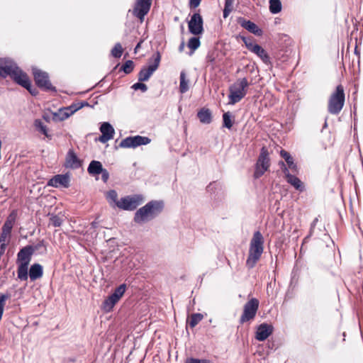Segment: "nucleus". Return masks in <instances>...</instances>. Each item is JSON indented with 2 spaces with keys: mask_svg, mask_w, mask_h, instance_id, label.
Masks as SVG:
<instances>
[{
  "mask_svg": "<svg viewBox=\"0 0 363 363\" xmlns=\"http://www.w3.org/2000/svg\"><path fill=\"white\" fill-rule=\"evenodd\" d=\"M164 202L161 200H152L136 211L133 220L143 224L158 216L164 209Z\"/></svg>",
  "mask_w": 363,
  "mask_h": 363,
  "instance_id": "nucleus-1",
  "label": "nucleus"
},
{
  "mask_svg": "<svg viewBox=\"0 0 363 363\" xmlns=\"http://www.w3.org/2000/svg\"><path fill=\"white\" fill-rule=\"evenodd\" d=\"M33 255L32 245H28L20 249L17 253V277L21 281H27L28 279V269Z\"/></svg>",
  "mask_w": 363,
  "mask_h": 363,
  "instance_id": "nucleus-2",
  "label": "nucleus"
},
{
  "mask_svg": "<svg viewBox=\"0 0 363 363\" xmlns=\"http://www.w3.org/2000/svg\"><path fill=\"white\" fill-rule=\"evenodd\" d=\"M345 101L344 87L342 84L336 86L335 90L331 94L328 106V111L330 113L337 115L342 109Z\"/></svg>",
  "mask_w": 363,
  "mask_h": 363,
  "instance_id": "nucleus-3",
  "label": "nucleus"
},
{
  "mask_svg": "<svg viewBox=\"0 0 363 363\" xmlns=\"http://www.w3.org/2000/svg\"><path fill=\"white\" fill-rule=\"evenodd\" d=\"M32 74L35 85L43 91H51L57 93V89L54 86L50 80L49 74L38 67H32Z\"/></svg>",
  "mask_w": 363,
  "mask_h": 363,
  "instance_id": "nucleus-4",
  "label": "nucleus"
},
{
  "mask_svg": "<svg viewBox=\"0 0 363 363\" xmlns=\"http://www.w3.org/2000/svg\"><path fill=\"white\" fill-rule=\"evenodd\" d=\"M161 61V55L159 51L155 52L148 59V66L142 67L138 73L139 82H147L152 75V74L158 69Z\"/></svg>",
  "mask_w": 363,
  "mask_h": 363,
  "instance_id": "nucleus-5",
  "label": "nucleus"
},
{
  "mask_svg": "<svg viewBox=\"0 0 363 363\" xmlns=\"http://www.w3.org/2000/svg\"><path fill=\"white\" fill-rule=\"evenodd\" d=\"M249 86L247 78L244 77L238 80L237 83L230 86L228 95L229 104H235L244 98L247 94L245 89Z\"/></svg>",
  "mask_w": 363,
  "mask_h": 363,
  "instance_id": "nucleus-6",
  "label": "nucleus"
},
{
  "mask_svg": "<svg viewBox=\"0 0 363 363\" xmlns=\"http://www.w3.org/2000/svg\"><path fill=\"white\" fill-rule=\"evenodd\" d=\"M144 197L142 194H133L121 197L116 202V206L124 211H132L135 210L138 206L143 203Z\"/></svg>",
  "mask_w": 363,
  "mask_h": 363,
  "instance_id": "nucleus-7",
  "label": "nucleus"
},
{
  "mask_svg": "<svg viewBox=\"0 0 363 363\" xmlns=\"http://www.w3.org/2000/svg\"><path fill=\"white\" fill-rule=\"evenodd\" d=\"M269 167V157L268 150L265 147H262L259 155L255 164L253 177L255 179L261 177Z\"/></svg>",
  "mask_w": 363,
  "mask_h": 363,
  "instance_id": "nucleus-8",
  "label": "nucleus"
},
{
  "mask_svg": "<svg viewBox=\"0 0 363 363\" xmlns=\"http://www.w3.org/2000/svg\"><path fill=\"white\" fill-rule=\"evenodd\" d=\"M151 142L150 138L139 135L128 136L123 139L118 145L121 148H136L140 145H146Z\"/></svg>",
  "mask_w": 363,
  "mask_h": 363,
  "instance_id": "nucleus-9",
  "label": "nucleus"
},
{
  "mask_svg": "<svg viewBox=\"0 0 363 363\" xmlns=\"http://www.w3.org/2000/svg\"><path fill=\"white\" fill-rule=\"evenodd\" d=\"M258 308V299L255 298L250 299L244 306L243 313L240 319V323L252 320L256 315Z\"/></svg>",
  "mask_w": 363,
  "mask_h": 363,
  "instance_id": "nucleus-10",
  "label": "nucleus"
},
{
  "mask_svg": "<svg viewBox=\"0 0 363 363\" xmlns=\"http://www.w3.org/2000/svg\"><path fill=\"white\" fill-rule=\"evenodd\" d=\"M18 68V66L9 58H1L0 59V77L1 78H6L10 77L13 78L16 71Z\"/></svg>",
  "mask_w": 363,
  "mask_h": 363,
  "instance_id": "nucleus-11",
  "label": "nucleus"
},
{
  "mask_svg": "<svg viewBox=\"0 0 363 363\" xmlns=\"http://www.w3.org/2000/svg\"><path fill=\"white\" fill-rule=\"evenodd\" d=\"M189 31L194 35H201L203 31V20L199 13H194L188 22Z\"/></svg>",
  "mask_w": 363,
  "mask_h": 363,
  "instance_id": "nucleus-12",
  "label": "nucleus"
},
{
  "mask_svg": "<svg viewBox=\"0 0 363 363\" xmlns=\"http://www.w3.org/2000/svg\"><path fill=\"white\" fill-rule=\"evenodd\" d=\"M279 164L280 165L284 176L286 177V182L290 184L292 186L295 188V189L302 192L304 191L305 187L303 182L298 178L296 176L291 174L289 172V170L286 167V164L283 161H279Z\"/></svg>",
  "mask_w": 363,
  "mask_h": 363,
  "instance_id": "nucleus-13",
  "label": "nucleus"
},
{
  "mask_svg": "<svg viewBox=\"0 0 363 363\" xmlns=\"http://www.w3.org/2000/svg\"><path fill=\"white\" fill-rule=\"evenodd\" d=\"M152 1V0H137L133 11V15L143 21L145 16L150 11Z\"/></svg>",
  "mask_w": 363,
  "mask_h": 363,
  "instance_id": "nucleus-14",
  "label": "nucleus"
},
{
  "mask_svg": "<svg viewBox=\"0 0 363 363\" xmlns=\"http://www.w3.org/2000/svg\"><path fill=\"white\" fill-rule=\"evenodd\" d=\"M48 186L55 188H68L70 186V177L69 173L59 174L53 176L48 182Z\"/></svg>",
  "mask_w": 363,
  "mask_h": 363,
  "instance_id": "nucleus-15",
  "label": "nucleus"
},
{
  "mask_svg": "<svg viewBox=\"0 0 363 363\" xmlns=\"http://www.w3.org/2000/svg\"><path fill=\"white\" fill-rule=\"evenodd\" d=\"M274 331V327L272 324L262 323L257 328L255 338L257 340L263 342L266 340Z\"/></svg>",
  "mask_w": 363,
  "mask_h": 363,
  "instance_id": "nucleus-16",
  "label": "nucleus"
},
{
  "mask_svg": "<svg viewBox=\"0 0 363 363\" xmlns=\"http://www.w3.org/2000/svg\"><path fill=\"white\" fill-rule=\"evenodd\" d=\"M263 252V247H254L250 245L249 255L246 261V266L249 269H252L257 262L259 259Z\"/></svg>",
  "mask_w": 363,
  "mask_h": 363,
  "instance_id": "nucleus-17",
  "label": "nucleus"
},
{
  "mask_svg": "<svg viewBox=\"0 0 363 363\" xmlns=\"http://www.w3.org/2000/svg\"><path fill=\"white\" fill-rule=\"evenodd\" d=\"M237 22L242 28H244L247 31L250 32L251 33H252L257 36H262L263 34L262 30L261 28H259L257 26V24H255L254 22H252L250 20H247L243 17H238L237 19Z\"/></svg>",
  "mask_w": 363,
  "mask_h": 363,
  "instance_id": "nucleus-18",
  "label": "nucleus"
},
{
  "mask_svg": "<svg viewBox=\"0 0 363 363\" xmlns=\"http://www.w3.org/2000/svg\"><path fill=\"white\" fill-rule=\"evenodd\" d=\"M65 166L67 168L78 169L82 166V161L77 157L73 150H69L66 159Z\"/></svg>",
  "mask_w": 363,
  "mask_h": 363,
  "instance_id": "nucleus-19",
  "label": "nucleus"
},
{
  "mask_svg": "<svg viewBox=\"0 0 363 363\" xmlns=\"http://www.w3.org/2000/svg\"><path fill=\"white\" fill-rule=\"evenodd\" d=\"M250 52L255 53L257 57H259L265 65H272V61L269 55L259 45H255Z\"/></svg>",
  "mask_w": 363,
  "mask_h": 363,
  "instance_id": "nucleus-20",
  "label": "nucleus"
},
{
  "mask_svg": "<svg viewBox=\"0 0 363 363\" xmlns=\"http://www.w3.org/2000/svg\"><path fill=\"white\" fill-rule=\"evenodd\" d=\"M28 277L31 281H35L43 275V267L38 263H34L28 269Z\"/></svg>",
  "mask_w": 363,
  "mask_h": 363,
  "instance_id": "nucleus-21",
  "label": "nucleus"
},
{
  "mask_svg": "<svg viewBox=\"0 0 363 363\" xmlns=\"http://www.w3.org/2000/svg\"><path fill=\"white\" fill-rule=\"evenodd\" d=\"M17 217L16 211H12L11 213L8 216L5 220L3 226L2 231L11 235L13 225L16 222Z\"/></svg>",
  "mask_w": 363,
  "mask_h": 363,
  "instance_id": "nucleus-22",
  "label": "nucleus"
},
{
  "mask_svg": "<svg viewBox=\"0 0 363 363\" xmlns=\"http://www.w3.org/2000/svg\"><path fill=\"white\" fill-rule=\"evenodd\" d=\"M12 79L18 85L22 87H25L30 79L28 77L27 74L23 72L19 67L16 71Z\"/></svg>",
  "mask_w": 363,
  "mask_h": 363,
  "instance_id": "nucleus-23",
  "label": "nucleus"
},
{
  "mask_svg": "<svg viewBox=\"0 0 363 363\" xmlns=\"http://www.w3.org/2000/svg\"><path fill=\"white\" fill-rule=\"evenodd\" d=\"M197 118L203 124H210L212 121V113L208 108L203 107L197 112Z\"/></svg>",
  "mask_w": 363,
  "mask_h": 363,
  "instance_id": "nucleus-24",
  "label": "nucleus"
},
{
  "mask_svg": "<svg viewBox=\"0 0 363 363\" xmlns=\"http://www.w3.org/2000/svg\"><path fill=\"white\" fill-rule=\"evenodd\" d=\"M280 155L281 156V157L284 159L285 162H286L288 166L286 167L288 168V169H290L294 173L298 172V166L296 163L294 162V160L289 152L284 150H281L280 151Z\"/></svg>",
  "mask_w": 363,
  "mask_h": 363,
  "instance_id": "nucleus-25",
  "label": "nucleus"
},
{
  "mask_svg": "<svg viewBox=\"0 0 363 363\" xmlns=\"http://www.w3.org/2000/svg\"><path fill=\"white\" fill-rule=\"evenodd\" d=\"M103 169L104 167L101 162L92 160L88 166L87 172L91 176H96L100 174Z\"/></svg>",
  "mask_w": 363,
  "mask_h": 363,
  "instance_id": "nucleus-26",
  "label": "nucleus"
},
{
  "mask_svg": "<svg viewBox=\"0 0 363 363\" xmlns=\"http://www.w3.org/2000/svg\"><path fill=\"white\" fill-rule=\"evenodd\" d=\"M67 107L60 108L57 112L52 113V119L55 122L62 121L70 116Z\"/></svg>",
  "mask_w": 363,
  "mask_h": 363,
  "instance_id": "nucleus-27",
  "label": "nucleus"
},
{
  "mask_svg": "<svg viewBox=\"0 0 363 363\" xmlns=\"http://www.w3.org/2000/svg\"><path fill=\"white\" fill-rule=\"evenodd\" d=\"M33 125L37 131L45 135L49 140L52 139V135L49 133L48 128L40 119H35Z\"/></svg>",
  "mask_w": 363,
  "mask_h": 363,
  "instance_id": "nucleus-28",
  "label": "nucleus"
},
{
  "mask_svg": "<svg viewBox=\"0 0 363 363\" xmlns=\"http://www.w3.org/2000/svg\"><path fill=\"white\" fill-rule=\"evenodd\" d=\"M118 301L111 295H109L102 303L101 308L106 313L111 312Z\"/></svg>",
  "mask_w": 363,
  "mask_h": 363,
  "instance_id": "nucleus-29",
  "label": "nucleus"
},
{
  "mask_svg": "<svg viewBox=\"0 0 363 363\" xmlns=\"http://www.w3.org/2000/svg\"><path fill=\"white\" fill-rule=\"evenodd\" d=\"M99 130L102 134L106 135L110 138L113 139L115 134V130L110 123L103 122L101 124Z\"/></svg>",
  "mask_w": 363,
  "mask_h": 363,
  "instance_id": "nucleus-30",
  "label": "nucleus"
},
{
  "mask_svg": "<svg viewBox=\"0 0 363 363\" xmlns=\"http://www.w3.org/2000/svg\"><path fill=\"white\" fill-rule=\"evenodd\" d=\"M264 238L262 233L259 231L254 233L253 237L250 241L251 246L263 247Z\"/></svg>",
  "mask_w": 363,
  "mask_h": 363,
  "instance_id": "nucleus-31",
  "label": "nucleus"
},
{
  "mask_svg": "<svg viewBox=\"0 0 363 363\" xmlns=\"http://www.w3.org/2000/svg\"><path fill=\"white\" fill-rule=\"evenodd\" d=\"M179 79V91L182 94H184L189 90V80L186 78V73L184 71L181 72Z\"/></svg>",
  "mask_w": 363,
  "mask_h": 363,
  "instance_id": "nucleus-32",
  "label": "nucleus"
},
{
  "mask_svg": "<svg viewBox=\"0 0 363 363\" xmlns=\"http://www.w3.org/2000/svg\"><path fill=\"white\" fill-rule=\"evenodd\" d=\"M47 246L48 243L44 240H39V242L37 244L32 245V248L33 249V253L35 251H38V253L40 255H45L48 251Z\"/></svg>",
  "mask_w": 363,
  "mask_h": 363,
  "instance_id": "nucleus-33",
  "label": "nucleus"
},
{
  "mask_svg": "<svg viewBox=\"0 0 363 363\" xmlns=\"http://www.w3.org/2000/svg\"><path fill=\"white\" fill-rule=\"evenodd\" d=\"M233 116L230 111L225 112L223 114V126L228 129H231L233 125Z\"/></svg>",
  "mask_w": 363,
  "mask_h": 363,
  "instance_id": "nucleus-34",
  "label": "nucleus"
},
{
  "mask_svg": "<svg viewBox=\"0 0 363 363\" xmlns=\"http://www.w3.org/2000/svg\"><path fill=\"white\" fill-rule=\"evenodd\" d=\"M269 11L273 14H277L281 11V2L280 0H269Z\"/></svg>",
  "mask_w": 363,
  "mask_h": 363,
  "instance_id": "nucleus-35",
  "label": "nucleus"
},
{
  "mask_svg": "<svg viewBox=\"0 0 363 363\" xmlns=\"http://www.w3.org/2000/svg\"><path fill=\"white\" fill-rule=\"evenodd\" d=\"M200 45V38L199 37H196V35L190 38L187 43V46L190 50H191V53H193L196 49H198Z\"/></svg>",
  "mask_w": 363,
  "mask_h": 363,
  "instance_id": "nucleus-36",
  "label": "nucleus"
},
{
  "mask_svg": "<svg viewBox=\"0 0 363 363\" xmlns=\"http://www.w3.org/2000/svg\"><path fill=\"white\" fill-rule=\"evenodd\" d=\"M135 64L133 60H126L121 67L120 71L128 74L131 73L134 69Z\"/></svg>",
  "mask_w": 363,
  "mask_h": 363,
  "instance_id": "nucleus-37",
  "label": "nucleus"
},
{
  "mask_svg": "<svg viewBox=\"0 0 363 363\" xmlns=\"http://www.w3.org/2000/svg\"><path fill=\"white\" fill-rule=\"evenodd\" d=\"M125 290L126 284H121L113 291V292L111 295L113 296L115 298H116L118 301H119L125 294Z\"/></svg>",
  "mask_w": 363,
  "mask_h": 363,
  "instance_id": "nucleus-38",
  "label": "nucleus"
},
{
  "mask_svg": "<svg viewBox=\"0 0 363 363\" xmlns=\"http://www.w3.org/2000/svg\"><path fill=\"white\" fill-rule=\"evenodd\" d=\"M235 0H225L224 9L223 10V17L226 18L233 9V3Z\"/></svg>",
  "mask_w": 363,
  "mask_h": 363,
  "instance_id": "nucleus-39",
  "label": "nucleus"
},
{
  "mask_svg": "<svg viewBox=\"0 0 363 363\" xmlns=\"http://www.w3.org/2000/svg\"><path fill=\"white\" fill-rule=\"evenodd\" d=\"M63 223V218L58 215L51 214L49 219V225L54 227H60Z\"/></svg>",
  "mask_w": 363,
  "mask_h": 363,
  "instance_id": "nucleus-40",
  "label": "nucleus"
},
{
  "mask_svg": "<svg viewBox=\"0 0 363 363\" xmlns=\"http://www.w3.org/2000/svg\"><path fill=\"white\" fill-rule=\"evenodd\" d=\"M318 222V218H315L311 224L308 235L304 238V241H306V240H308L309 238H311L312 236H315L316 238L320 237V235L315 233V226H316Z\"/></svg>",
  "mask_w": 363,
  "mask_h": 363,
  "instance_id": "nucleus-41",
  "label": "nucleus"
},
{
  "mask_svg": "<svg viewBox=\"0 0 363 363\" xmlns=\"http://www.w3.org/2000/svg\"><path fill=\"white\" fill-rule=\"evenodd\" d=\"M203 316L201 313H193L189 322V326L191 328H194L203 319Z\"/></svg>",
  "mask_w": 363,
  "mask_h": 363,
  "instance_id": "nucleus-42",
  "label": "nucleus"
},
{
  "mask_svg": "<svg viewBox=\"0 0 363 363\" xmlns=\"http://www.w3.org/2000/svg\"><path fill=\"white\" fill-rule=\"evenodd\" d=\"M123 48L120 43H116L111 50V55L115 58H119L123 54Z\"/></svg>",
  "mask_w": 363,
  "mask_h": 363,
  "instance_id": "nucleus-43",
  "label": "nucleus"
},
{
  "mask_svg": "<svg viewBox=\"0 0 363 363\" xmlns=\"http://www.w3.org/2000/svg\"><path fill=\"white\" fill-rule=\"evenodd\" d=\"M239 38L242 40V42L244 43L245 47L250 51H251V50L252 49L253 46H255V45L257 44V43H254V42H253L254 39L252 37L247 38V37H245L244 35H240Z\"/></svg>",
  "mask_w": 363,
  "mask_h": 363,
  "instance_id": "nucleus-44",
  "label": "nucleus"
},
{
  "mask_svg": "<svg viewBox=\"0 0 363 363\" xmlns=\"http://www.w3.org/2000/svg\"><path fill=\"white\" fill-rule=\"evenodd\" d=\"M9 298H10V294H9L7 293L6 294H0V320L2 318L6 301Z\"/></svg>",
  "mask_w": 363,
  "mask_h": 363,
  "instance_id": "nucleus-45",
  "label": "nucleus"
},
{
  "mask_svg": "<svg viewBox=\"0 0 363 363\" xmlns=\"http://www.w3.org/2000/svg\"><path fill=\"white\" fill-rule=\"evenodd\" d=\"M24 89H26L33 96H36L39 94L38 89L32 84L31 81L27 83Z\"/></svg>",
  "mask_w": 363,
  "mask_h": 363,
  "instance_id": "nucleus-46",
  "label": "nucleus"
},
{
  "mask_svg": "<svg viewBox=\"0 0 363 363\" xmlns=\"http://www.w3.org/2000/svg\"><path fill=\"white\" fill-rule=\"evenodd\" d=\"M131 88L135 91L140 90L142 92H146L147 90V86L143 83V82H138L133 84Z\"/></svg>",
  "mask_w": 363,
  "mask_h": 363,
  "instance_id": "nucleus-47",
  "label": "nucleus"
},
{
  "mask_svg": "<svg viewBox=\"0 0 363 363\" xmlns=\"http://www.w3.org/2000/svg\"><path fill=\"white\" fill-rule=\"evenodd\" d=\"M185 363H211L209 359H198L194 357L187 358Z\"/></svg>",
  "mask_w": 363,
  "mask_h": 363,
  "instance_id": "nucleus-48",
  "label": "nucleus"
},
{
  "mask_svg": "<svg viewBox=\"0 0 363 363\" xmlns=\"http://www.w3.org/2000/svg\"><path fill=\"white\" fill-rule=\"evenodd\" d=\"M118 194L116 190H109L107 192V199L113 201L116 204L118 201L117 200Z\"/></svg>",
  "mask_w": 363,
  "mask_h": 363,
  "instance_id": "nucleus-49",
  "label": "nucleus"
},
{
  "mask_svg": "<svg viewBox=\"0 0 363 363\" xmlns=\"http://www.w3.org/2000/svg\"><path fill=\"white\" fill-rule=\"evenodd\" d=\"M219 184H218L217 182H213L212 183H210L207 186H206V191L210 193L211 194H213L215 193V190L218 189V186Z\"/></svg>",
  "mask_w": 363,
  "mask_h": 363,
  "instance_id": "nucleus-50",
  "label": "nucleus"
},
{
  "mask_svg": "<svg viewBox=\"0 0 363 363\" xmlns=\"http://www.w3.org/2000/svg\"><path fill=\"white\" fill-rule=\"evenodd\" d=\"M79 104L78 102L73 103L69 106H67V108L69 110V113H70V116L74 114L76 111H79L80 108L78 107Z\"/></svg>",
  "mask_w": 363,
  "mask_h": 363,
  "instance_id": "nucleus-51",
  "label": "nucleus"
},
{
  "mask_svg": "<svg viewBox=\"0 0 363 363\" xmlns=\"http://www.w3.org/2000/svg\"><path fill=\"white\" fill-rule=\"evenodd\" d=\"M206 62L211 64H214L216 61V57L213 52H208L206 57Z\"/></svg>",
  "mask_w": 363,
  "mask_h": 363,
  "instance_id": "nucleus-52",
  "label": "nucleus"
},
{
  "mask_svg": "<svg viewBox=\"0 0 363 363\" xmlns=\"http://www.w3.org/2000/svg\"><path fill=\"white\" fill-rule=\"evenodd\" d=\"M100 174H101V179L104 183H106L108 178H109V173L106 169H103L102 171L100 172Z\"/></svg>",
  "mask_w": 363,
  "mask_h": 363,
  "instance_id": "nucleus-53",
  "label": "nucleus"
},
{
  "mask_svg": "<svg viewBox=\"0 0 363 363\" xmlns=\"http://www.w3.org/2000/svg\"><path fill=\"white\" fill-rule=\"evenodd\" d=\"M99 141H100L101 143H105L106 142H108V140H111V138H110L109 137H108L107 135H104L101 133V135L99 137Z\"/></svg>",
  "mask_w": 363,
  "mask_h": 363,
  "instance_id": "nucleus-54",
  "label": "nucleus"
},
{
  "mask_svg": "<svg viewBox=\"0 0 363 363\" xmlns=\"http://www.w3.org/2000/svg\"><path fill=\"white\" fill-rule=\"evenodd\" d=\"M9 235V234L2 231L0 235V243H6V238Z\"/></svg>",
  "mask_w": 363,
  "mask_h": 363,
  "instance_id": "nucleus-55",
  "label": "nucleus"
},
{
  "mask_svg": "<svg viewBox=\"0 0 363 363\" xmlns=\"http://www.w3.org/2000/svg\"><path fill=\"white\" fill-rule=\"evenodd\" d=\"M201 0H190V6L193 8H196L199 6Z\"/></svg>",
  "mask_w": 363,
  "mask_h": 363,
  "instance_id": "nucleus-56",
  "label": "nucleus"
},
{
  "mask_svg": "<svg viewBox=\"0 0 363 363\" xmlns=\"http://www.w3.org/2000/svg\"><path fill=\"white\" fill-rule=\"evenodd\" d=\"M6 248V243L0 244V258L4 254Z\"/></svg>",
  "mask_w": 363,
  "mask_h": 363,
  "instance_id": "nucleus-57",
  "label": "nucleus"
},
{
  "mask_svg": "<svg viewBox=\"0 0 363 363\" xmlns=\"http://www.w3.org/2000/svg\"><path fill=\"white\" fill-rule=\"evenodd\" d=\"M78 107H79V108L81 109L82 108L84 107V106H89V104L86 101H79L78 102Z\"/></svg>",
  "mask_w": 363,
  "mask_h": 363,
  "instance_id": "nucleus-58",
  "label": "nucleus"
},
{
  "mask_svg": "<svg viewBox=\"0 0 363 363\" xmlns=\"http://www.w3.org/2000/svg\"><path fill=\"white\" fill-rule=\"evenodd\" d=\"M90 225L91 228L96 229L99 227V222H97L96 220H94L91 223Z\"/></svg>",
  "mask_w": 363,
  "mask_h": 363,
  "instance_id": "nucleus-59",
  "label": "nucleus"
},
{
  "mask_svg": "<svg viewBox=\"0 0 363 363\" xmlns=\"http://www.w3.org/2000/svg\"><path fill=\"white\" fill-rule=\"evenodd\" d=\"M184 48V43L182 42L180 45L179 46V52H182Z\"/></svg>",
  "mask_w": 363,
  "mask_h": 363,
  "instance_id": "nucleus-60",
  "label": "nucleus"
},
{
  "mask_svg": "<svg viewBox=\"0 0 363 363\" xmlns=\"http://www.w3.org/2000/svg\"><path fill=\"white\" fill-rule=\"evenodd\" d=\"M141 43H142V41H140V42L136 45V46H135V52H136V51H137V50L140 47Z\"/></svg>",
  "mask_w": 363,
  "mask_h": 363,
  "instance_id": "nucleus-61",
  "label": "nucleus"
},
{
  "mask_svg": "<svg viewBox=\"0 0 363 363\" xmlns=\"http://www.w3.org/2000/svg\"><path fill=\"white\" fill-rule=\"evenodd\" d=\"M43 118H44L45 121H49V117H48V116H43Z\"/></svg>",
  "mask_w": 363,
  "mask_h": 363,
  "instance_id": "nucleus-62",
  "label": "nucleus"
},
{
  "mask_svg": "<svg viewBox=\"0 0 363 363\" xmlns=\"http://www.w3.org/2000/svg\"><path fill=\"white\" fill-rule=\"evenodd\" d=\"M320 231H321V229H319L318 230H317V232L315 231V233L320 235L319 232H320Z\"/></svg>",
  "mask_w": 363,
  "mask_h": 363,
  "instance_id": "nucleus-63",
  "label": "nucleus"
},
{
  "mask_svg": "<svg viewBox=\"0 0 363 363\" xmlns=\"http://www.w3.org/2000/svg\"><path fill=\"white\" fill-rule=\"evenodd\" d=\"M324 128L327 127V122L325 121V123H324Z\"/></svg>",
  "mask_w": 363,
  "mask_h": 363,
  "instance_id": "nucleus-64",
  "label": "nucleus"
}]
</instances>
